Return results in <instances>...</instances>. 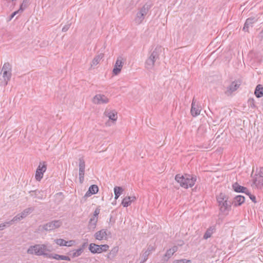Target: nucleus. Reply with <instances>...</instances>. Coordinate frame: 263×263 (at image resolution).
<instances>
[{
    "instance_id": "obj_1",
    "label": "nucleus",
    "mask_w": 263,
    "mask_h": 263,
    "mask_svg": "<svg viewBox=\"0 0 263 263\" xmlns=\"http://www.w3.org/2000/svg\"><path fill=\"white\" fill-rule=\"evenodd\" d=\"M175 180L180 184V185L185 189L192 187L197 180L196 176L184 174L181 175L178 174L175 176Z\"/></svg>"
},
{
    "instance_id": "obj_2",
    "label": "nucleus",
    "mask_w": 263,
    "mask_h": 263,
    "mask_svg": "<svg viewBox=\"0 0 263 263\" xmlns=\"http://www.w3.org/2000/svg\"><path fill=\"white\" fill-rule=\"evenodd\" d=\"M219 210L221 213L223 214H228L231 209L232 203L228 201V197L225 194L221 193L216 197Z\"/></svg>"
},
{
    "instance_id": "obj_3",
    "label": "nucleus",
    "mask_w": 263,
    "mask_h": 263,
    "mask_svg": "<svg viewBox=\"0 0 263 263\" xmlns=\"http://www.w3.org/2000/svg\"><path fill=\"white\" fill-rule=\"evenodd\" d=\"M46 251L51 252V250L49 249L45 244L35 245L30 246L27 250V253L30 254H34L36 255H43L44 257L47 258L49 253H46Z\"/></svg>"
},
{
    "instance_id": "obj_4",
    "label": "nucleus",
    "mask_w": 263,
    "mask_h": 263,
    "mask_svg": "<svg viewBox=\"0 0 263 263\" xmlns=\"http://www.w3.org/2000/svg\"><path fill=\"white\" fill-rule=\"evenodd\" d=\"M162 51L161 46H157L152 52L145 63V67L147 69L153 68L155 62L159 59V55Z\"/></svg>"
},
{
    "instance_id": "obj_5",
    "label": "nucleus",
    "mask_w": 263,
    "mask_h": 263,
    "mask_svg": "<svg viewBox=\"0 0 263 263\" xmlns=\"http://www.w3.org/2000/svg\"><path fill=\"white\" fill-rule=\"evenodd\" d=\"M12 66L8 62L5 63L2 69L1 73L3 74L4 79L3 85L6 86L8 81L10 80L12 76Z\"/></svg>"
},
{
    "instance_id": "obj_6",
    "label": "nucleus",
    "mask_w": 263,
    "mask_h": 263,
    "mask_svg": "<svg viewBox=\"0 0 263 263\" xmlns=\"http://www.w3.org/2000/svg\"><path fill=\"white\" fill-rule=\"evenodd\" d=\"M62 224L60 220H53L39 226V230L50 231L59 228Z\"/></svg>"
},
{
    "instance_id": "obj_7",
    "label": "nucleus",
    "mask_w": 263,
    "mask_h": 263,
    "mask_svg": "<svg viewBox=\"0 0 263 263\" xmlns=\"http://www.w3.org/2000/svg\"><path fill=\"white\" fill-rule=\"evenodd\" d=\"M47 169V163L45 161L40 162L36 170L35 178L37 181H40L43 177L44 173Z\"/></svg>"
},
{
    "instance_id": "obj_8",
    "label": "nucleus",
    "mask_w": 263,
    "mask_h": 263,
    "mask_svg": "<svg viewBox=\"0 0 263 263\" xmlns=\"http://www.w3.org/2000/svg\"><path fill=\"white\" fill-rule=\"evenodd\" d=\"M155 247L154 245H149L147 246L146 250H143L142 253L141 254L142 260L140 263H144L145 262L148 256L152 253L153 251L155 250Z\"/></svg>"
},
{
    "instance_id": "obj_9",
    "label": "nucleus",
    "mask_w": 263,
    "mask_h": 263,
    "mask_svg": "<svg viewBox=\"0 0 263 263\" xmlns=\"http://www.w3.org/2000/svg\"><path fill=\"white\" fill-rule=\"evenodd\" d=\"M240 85V82L233 81L231 84L227 88V90L224 91V93L228 96H230L232 92L236 91Z\"/></svg>"
},
{
    "instance_id": "obj_10",
    "label": "nucleus",
    "mask_w": 263,
    "mask_h": 263,
    "mask_svg": "<svg viewBox=\"0 0 263 263\" xmlns=\"http://www.w3.org/2000/svg\"><path fill=\"white\" fill-rule=\"evenodd\" d=\"M122 60L123 58L121 57L117 58L112 70V73L114 75H118L121 72L123 64Z\"/></svg>"
},
{
    "instance_id": "obj_11",
    "label": "nucleus",
    "mask_w": 263,
    "mask_h": 263,
    "mask_svg": "<svg viewBox=\"0 0 263 263\" xmlns=\"http://www.w3.org/2000/svg\"><path fill=\"white\" fill-rule=\"evenodd\" d=\"M108 101V99L104 95H96L93 98V102L95 104H105Z\"/></svg>"
},
{
    "instance_id": "obj_12",
    "label": "nucleus",
    "mask_w": 263,
    "mask_h": 263,
    "mask_svg": "<svg viewBox=\"0 0 263 263\" xmlns=\"http://www.w3.org/2000/svg\"><path fill=\"white\" fill-rule=\"evenodd\" d=\"M201 107L196 104V100L194 98L192 101L191 113L193 117H196L200 114Z\"/></svg>"
},
{
    "instance_id": "obj_13",
    "label": "nucleus",
    "mask_w": 263,
    "mask_h": 263,
    "mask_svg": "<svg viewBox=\"0 0 263 263\" xmlns=\"http://www.w3.org/2000/svg\"><path fill=\"white\" fill-rule=\"evenodd\" d=\"M29 194H30V196L40 200L43 199L45 198V196L44 191L39 190L30 191L29 192Z\"/></svg>"
},
{
    "instance_id": "obj_14",
    "label": "nucleus",
    "mask_w": 263,
    "mask_h": 263,
    "mask_svg": "<svg viewBox=\"0 0 263 263\" xmlns=\"http://www.w3.org/2000/svg\"><path fill=\"white\" fill-rule=\"evenodd\" d=\"M104 115L108 117L109 119L115 122L117 119V112L115 110L106 109L104 112Z\"/></svg>"
},
{
    "instance_id": "obj_15",
    "label": "nucleus",
    "mask_w": 263,
    "mask_h": 263,
    "mask_svg": "<svg viewBox=\"0 0 263 263\" xmlns=\"http://www.w3.org/2000/svg\"><path fill=\"white\" fill-rule=\"evenodd\" d=\"M108 231L107 229H102L97 232L95 234V237L96 239L101 240L103 239H106Z\"/></svg>"
},
{
    "instance_id": "obj_16",
    "label": "nucleus",
    "mask_w": 263,
    "mask_h": 263,
    "mask_svg": "<svg viewBox=\"0 0 263 263\" xmlns=\"http://www.w3.org/2000/svg\"><path fill=\"white\" fill-rule=\"evenodd\" d=\"M245 201V197L242 195H237L233 199L232 204L234 206H238L241 205Z\"/></svg>"
},
{
    "instance_id": "obj_17",
    "label": "nucleus",
    "mask_w": 263,
    "mask_h": 263,
    "mask_svg": "<svg viewBox=\"0 0 263 263\" xmlns=\"http://www.w3.org/2000/svg\"><path fill=\"white\" fill-rule=\"evenodd\" d=\"M136 199V198L135 196H127L123 199L121 204L124 207H127Z\"/></svg>"
},
{
    "instance_id": "obj_18",
    "label": "nucleus",
    "mask_w": 263,
    "mask_h": 263,
    "mask_svg": "<svg viewBox=\"0 0 263 263\" xmlns=\"http://www.w3.org/2000/svg\"><path fill=\"white\" fill-rule=\"evenodd\" d=\"M256 21L255 17H249L247 18L245 23L243 27V30L246 32H249V26L252 25Z\"/></svg>"
},
{
    "instance_id": "obj_19",
    "label": "nucleus",
    "mask_w": 263,
    "mask_h": 263,
    "mask_svg": "<svg viewBox=\"0 0 263 263\" xmlns=\"http://www.w3.org/2000/svg\"><path fill=\"white\" fill-rule=\"evenodd\" d=\"M101 248L100 245L91 243L89 245V250L93 254L100 253Z\"/></svg>"
},
{
    "instance_id": "obj_20",
    "label": "nucleus",
    "mask_w": 263,
    "mask_h": 263,
    "mask_svg": "<svg viewBox=\"0 0 263 263\" xmlns=\"http://www.w3.org/2000/svg\"><path fill=\"white\" fill-rule=\"evenodd\" d=\"M233 190L237 193L245 192L247 187L240 185L237 182H235L232 185Z\"/></svg>"
},
{
    "instance_id": "obj_21",
    "label": "nucleus",
    "mask_w": 263,
    "mask_h": 263,
    "mask_svg": "<svg viewBox=\"0 0 263 263\" xmlns=\"http://www.w3.org/2000/svg\"><path fill=\"white\" fill-rule=\"evenodd\" d=\"M119 251V247L118 246L114 247L107 255V258L112 260L117 255Z\"/></svg>"
},
{
    "instance_id": "obj_22",
    "label": "nucleus",
    "mask_w": 263,
    "mask_h": 263,
    "mask_svg": "<svg viewBox=\"0 0 263 263\" xmlns=\"http://www.w3.org/2000/svg\"><path fill=\"white\" fill-rule=\"evenodd\" d=\"M84 247H85V243H84L82 245L81 248H80L77 250H76L74 251V252H73L72 253L71 252H69V253H68V254L69 255H71L72 256V257H73V258L78 257L80 255H81V254L83 252Z\"/></svg>"
},
{
    "instance_id": "obj_23",
    "label": "nucleus",
    "mask_w": 263,
    "mask_h": 263,
    "mask_svg": "<svg viewBox=\"0 0 263 263\" xmlns=\"http://www.w3.org/2000/svg\"><path fill=\"white\" fill-rule=\"evenodd\" d=\"M254 93L258 98L263 96V87L260 84L257 85L255 89Z\"/></svg>"
},
{
    "instance_id": "obj_24",
    "label": "nucleus",
    "mask_w": 263,
    "mask_h": 263,
    "mask_svg": "<svg viewBox=\"0 0 263 263\" xmlns=\"http://www.w3.org/2000/svg\"><path fill=\"white\" fill-rule=\"evenodd\" d=\"M97 221V219L91 217L89 221L88 229L90 231H93L96 227Z\"/></svg>"
},
{
    "instance_id": "obj_25",
    "label": "nucleus",
    "mask_w": 263,
    "mask_h": 263,
    "mask_svg": "<svg viewBox=\"0 0 263 263\" xmlns=\"http://www.w3.org/2000/svg\"><path fill=\"white\" fill-rule=\"evenodd\" d=\"M79 173L84 174H85V161L83 158H80L79 159Z\"/></svg>"
},
{
    "instance_id": "obj_26",
    "label": "nucleus",
    "mask_w": 263,
    "mask_h": 263,
    "mask_svg": "<svg viewBox=\"0 0 263 263\" xmlns=\"http://www.w3.org/2000/svg\"><path fill=\"white\" fill-rule=\"evenodd\" d=\"M253 183L256 185L258 188L263 187V178L257 176L253 179Z\"/></svg>"
},
{
    "instance_id": "obj_27",
    "label": "nucleus",
    "mask_w": 263,
    "mask_h": 263,
    "mask_svg": "<svg viewBox=\"0 0 263 263\" xmlns=\"http://www.w3.org/2000/svg\"><path fill=\"white\" fill-rule=\"evenodd\" d=\"M215 230V229L214 227H210L209 228L207 229V230L205 232L203 235V238L204 239H207L211 237Z\"/></svg>"
},
{
    "instance_id": "obj_28",
    "label": "nucleus",
    "mask_w": 263,
    "mask_h": 263,
    "mask_svg": "<svg viewBox=\"0 0 263 263\" xmlns=\"http://www.w3.org/2000/svg\"><path fill=\"white\" fill-rule=\"evenodd\" d=\"M115 199L117 200L121 195L123 191V189L121 186H115L114 187Z\"/></svg>"
},
{
    "instance_id": "obj_29",
    "label": "nucleus",
    "mask_w": 263,
    "mask_h": 263,
    "mask_svg": "<svg viewBox=\"0 0 263 263\" xmlns=\"http://www.w3.org/2000/svg\"><path fill=\"white\" fill-rule=\"evenodd\" d=\"M34 210V207H29L25 209L21 213L22 215L21 218H25L27 215L32 213Z\"/></svg>"
},
{
    "instance_id": "obj_30",
    "label": "nucleus",
    "mask_w": 263,
    "mask_h": 263,
    "mask_svg": "<svg viewBox=\"0 0 263 263\" xmlns=\"http://www.w3.org/2000/svg\"><path fill=\"white\" fill-rule=\"evenodd\" d=\"M21 216H22V215L21 213L17 214L15 216H14L13 218V219L11 220H10L9 221H7L6 223L8 224V226H11L13 223L18 221H20L21 220L23 219V218H21V217H22Z\"/></svg>"
},
{
    "instance_id": "obj_31",
    "label": "nucleus",
    "mask_w": 263,
    "mask_h": 263,
    "mask_svg": "<svg viewBox=\"0 0 263 263\" xmlns=\"http://www.w3.org/2000/svg\"><path fill=\"white\" fill-rule=\"evenodd\" d=\"M104 57V54L102 53L96 55L92 61L91 65H97Z\"/></svg>"
},
{
    "instance_id": "obj_32",
    "label": "nucleus",
    "mask_w": 263,
    "mask_h": 263,
    "mask_svg": "<svg viewBox=\"0 0 263 263\" xmlns=\"http://www.w3.org/2000/svg\"><path fill=\"white\" fill-rule=\"evenodd\" d=\"M30 0H23V3L20 5L19 11L22 13L23 11L28 7L29 4Z\"/></svg>"
},
{
    "instance_id": "obj_33",
    "label": "nucleus",
    "mask_w": 263,
    "mask_h": 263,
    "mask_svg": "<svg viewBox=\"0 0 263 263\" xmlns=\"http://www.w3.org/2000/svg\"><path fill=\"white\" fill-rule=\"evenodd\" d=\"M151 7V6L150 5L146 4L140 9L139 11L141 13H143V15L145 16L148 13Z\"/></svg>"
},
{
    "instance_id": "obj_34",
    "label": "nucleus",
    "mask_w": 263,
    "mask_h": 263,
    "mask_svg": "<svg viewBox=\"0 0 263 263\" xmlns=\"http://www.w3.org/2000/svg\"><path fill=\"white\" fill-rule=\"evenodd\" d=\"M174 254L171 251V250H167L165 253V254L163 256L162 260L164 262L168 261V259L171 257V256Z\"/></svg>"
},
{
    "instance_id": "obj_35",
    "label": "nucleus",
    "mask_w": 263,
    "mask_h": 263,
    "mask_svg": "<svg viewBox=\"0 0 263 263\" xmlns=\"http://www.w3.org/2000/svg\"><path fill=\"white\" fill-rule=\"evenodd\" d=\"M63 256L62 255H59L55 253L49 254L48 255V258L50 259H55L56 260H63Z\"/></svg>"
},
{
    "instance_id": "obj_36",
    "label": "nucleus",
    "mask_w": 263,
    "mask_h": 263,
    "mask_svg": "<svg viewBox=\"0 0 263 263\" xmlns=\"http://www.w3.org/2000/svg\"><path fill=\"white\" fill-rule=\"evenodd\" d=\"M144 15L143 13H141L140 11H138L137 13V17L135 19L136 22L138 24H140L144 20Z\"/></svg>"
},
{
    "instance_id": "obj_37",
    "label": "nucleus",
    "mask_w": 263,
    "mask_h": 263,
    "mask_svg": "<svg viewBox=\"0 0 263 263\" xmlns=\"http://www.w3.org/2000/svg\"><path fill=\"white\" fill-rule=\"evenodd\" d=\"M88 191L91 193V194L93 195L97 193L99 191V188L97 185L93 184L90 186L88 189Z\"/></svg>"
},
{
    "instance_id": "obj_38",
    "label": "nucleus",
    "mask_w": 263,
    "mask_h": 263,
    "mask_svg": "<svg viewBox=\"0 0 263 263\" xmlns=\"http://www.w3.org/2000/svg\"><path fill=\"white\" fill-rule=\"evenodd\" d=\"M66 241L65 240L61 238L54 240V242L60 246H65Z\"/></svg>"
},
{
    "instance_id": "obj_39",
    "label": "nucleus",
    "mask_w": 263,
    "mask_h": 263,
    "mask_svg": "<svg viewBox=\"0 0 263 263\" xmlns=\"http://www.w3.org/2000/svg\"><path fill=\"white\" fill-rule=\"evenodd\" d=\"M100 209L99 208H97L93 212V216L91 217L95 218L98 219V216L100 213Z\"/></svg>"
},
{
    "instance_id": "obj_40",
    "label": "nucleus",
    "mask_w": 263,
    "mask_h": 263,
    "mask_svg": "<svg viewBox=\"0 0 263 263\" xmlns=\"http://www.w3.org/2000/svg\"><path fill=\"white\" fill-rule=\"evenodd\" d=\"M100 247L101 248V249H100L101 250V251H100V253H102V252H105L108 249H109V246L107 245H100Z\"/></svg>"
},
{
    "instance_id": "obj_41",
    "label": "nucleus",
    "mask_w": 263,
    "mask_h": 263,
    "mask_svg": "<svg viewBox=\"0 0 263 263\" xmlns=\"http://www.w3.org/2000/svg\"><path fill=\"white\" fill-rule=\"evenodd\" d=\"M248 103L249 106H251L252 108H254L255 107L254 100L253 99H249L248 100Z\"/></svg>"
},
{
    "instance_id": "obj_42",
    "label": "nucleus",
    "mask_w": 263,
    "mask_h": 263,
    "mask_svg": "<svg viewBox=\"0 0 263 263\" xmlns=\"http://www.w3.org/2000/svg\"><path fill=\"white\" fill-rule=\"evenodd\" d=\"M91 195H92V194H91V193L89 192V191L88 190L87 192L85 194V195L83 197L82 200H84V201H85L86 200V199L88 197L90 196Z\"/></svg>"
},
{
    "instance_id": "obj_43",
    "label": "nucleus",
    "mask_w": 263,
    "mask_h": 263,
    "mask_svg": "<svg viewBox=\"0 0 263 263\" xmlns=\"http://www.w3.org/2000/svg\"><path fill=\"white\" fill-rule=\"evenodd\" d=\"M71 25V24H67L65 25L62 28V31L63 32H66L70 28Z\"/></svg>"
},
{
    "instance_id": "obj_44",
    "label": "nucleus",
    "mask_w": 263,
    "mask_h": 263,
    "mask_svg": "<svg viewBox=\"0 0 263 263\" xmlns=\"http://www.w3.org/2000/svg\"><path fill=\"white\" fill-rule=\"evenodd\" d=\"M7 222L0 224V231L4 230L6 227H9L8 224L6 223Z\"/></svg>"
},
{
    "instance_id": "obj_45",
    "label": "nucleus",
    "mask_w": 263,
    "mask_h": 263,
    "mask_svg": "<svg viewBox=\"0 0 263 263\" xmlns=\"http://www.w3.org/2000/svg\"><path fill=\"white\" fill-rule=\"evenodd\" d=\"M79 181L81 183H82L84 179V174H79Z\"/></svg>"
},
{
    "instance_id": "obj_46",
    "label": "nucleus",
    "mask_w": 263,
    "mask_h": 263,
    "mask_svg": "<svg viewBox=\"0 0 263 263\" xmlns=\"http://www.w3.org/2000/svg\"><path fill=\"white\" fill-rule=\"evenodd\" d=\"M74 242V240L67 241L66 242V246H65L70 247V246L73 245Z\"/></svg>"
},
{
    "instance_id": "obj_47",
    "label": "nucleus",
    "mask_w": 263,
    "mask_h": 263,
    "mask_svg": "<svg viewBox=\"0 0 263 263\" xmlns=\"http://www.w3.org/2000/svg\"><path fill=\"white\" fill-rule=\"evenodd\" d=\"M178 247L176 246H173L172 248L170 249L173 253H175L178 251Z\"/></svg>"
},
{
    "instance_id": "obj_48",
    "label": "nucleus",
    "mask_w": 263,
    "mask_h": 263,
    "mask_svg": "<svg viewBox=\"0 0 263 263\" xmlns=\"http://www.w3.org/2000/svg\"><path fill=\"white\" fill-rule=\"evenodd\" d=\"M249 198L254 203L257 202V201L256 200V197L254 195L250 194Z\"/></svg>"
},
{
    "instance_id": "obj_49",
    "label": "nucleus",
    "mask_w": 263,
    "mask_h": 263,
    "mask_svg": "<svg viewBox=\"0 0 263 263\" xmlns=\"http://www.w3.org/2000/svg\"><path fill=\"white\" fill-rule=\"evenodd\" d=\"M179 261H181V262H182V263H192V261L191 260H187L185 259H180Z\"/></svg>"
},
{
    "instance_id": "obj_50",
    "label": "nucleus",
    "mask_w": 263,
    "mask_h": 263,
    "mask_svg": "<svg viewBox=\"0 0 263 263\" xmlns=\"http://www.w3.org/2000/svg\"><path fill=\"white\" fill-rule=\"evenodd\" d=\"M257 176L263 178V167L260 168V171Z\"/></svg>"
},
{
    "instance_id": "obj_51",
    "label": "nucleus",
    "mask_w": 263,
    "mask_h": 263,
    "mask_svg": "<svg viewBox=\"0 0 263 263\" xmlns=\"http://www.w3.org/2000/svg\"><path fill=\"white\" fill-rule=\"evenodd\" d=\"M63 260H67V261H70L71 259L68 256L63 255Z\"/></svg>"
},
{
    "instance_id": "obj_52",
    "label": "nucleus",
    "mask_w": 263,
    "mask_h": 263,
    "mask_svg": "<svg viewBox=\"0 0 263 263\" xmlns=\"http://www.w3.org/2000/svg\"><path fill=\"white\" fill-rule=\"evenodd\" d=\"M243 193H245L246 195L250 196V195L251 194V193L248 191V190L247 189V190H246L245 192H243Z\"/></svg>"
},
{
    "instance_id": "obj_53",
    "label": "nucleus",
    "mask_w": 263,
    "mask_h": 263,
    "mask_svg": "<svg viewBox=\"0 0 263 263\" xmlns=\"http://www.w3.org/2000/svg\"><path fill=\"white\" fill-rule=\"evenodd\" d=\"M259 36L261 39H263V30L259 33Z\"/></svg>"
},
{
    "instance_id": "obj_54",
    "label": "nucleus",
    "mask_w": 263,
    "mask_h": 263,
    "mask_svg": "<svg viewBox=\"0 0 263 263\" xmlns=\"http://www.w3.org/2000/svg\"><path fill=\"white\" fill-rule=\"evenodd\" d=\"M18 13H20V11H19V9H18V10L15 11H14V12H13V15H14V16H15L16 14H18Z\"/></svg>"
},
{
    "instance_id": "obj_55",
    "label": "nucleus",
    "mask_w": 263,
    "mask_h": 263,
    "mask_svg": "<svg viewBox=\"0 0 263 263\" xmlns=\"http://www.w3.org/2000/svg\"><path fill=\"white\" fill-rule=\"evenodd\" d=\"M180 259L175 260L173 261V263H181V261H179Z\"/></svg>"
},
{
    "instance_id": "obj_56",
    "label": "nucleus",
    "mask_w": 263,
    "mask_h": 263,
    "mask_svg": "<svg viewBox=\"0 0 263 263\" xmlns=\"http://www.w3.org/2000/svg\"><path fill=\"white\" fill-rule=\"evenodd\" d=\"M14 16V15H13V13L10 15V19H12Z\"/></svg>"
},
{
    "instance_id": "obj_57",
    "label": "nucleus",
    "mask_w": 263,
    "mask_h": 263,
    "mask_svg": "<svg viewBox=\"0 0 263 263\" xmlns=\"http://www.w3.org/2000/svg\"><path fill=\"white\" fill-rule=\"evenodd\" d=\"M112 216H111L110 217V221H111V220L112 219Z\"/></svg>"
},
{
    "instance_id": "obj_58",
    "label": "nucleus",
    "mask_w": 263,
    "mask_h": 263,
    "mask_svg": "<svg viewBox=\"0 0 263 263\" xmlns=\"http://www.w3.org/2000/svg\"><path fill=\"white\" fill-rule=\"evenodd\" d=\"M193 27H190V29H193Z\"/></svg>"
}]
</instances>
